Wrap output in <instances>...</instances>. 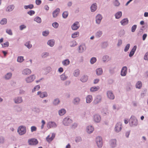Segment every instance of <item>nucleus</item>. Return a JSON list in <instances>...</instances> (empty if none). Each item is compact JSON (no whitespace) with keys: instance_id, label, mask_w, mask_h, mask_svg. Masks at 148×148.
<instances>
[{"instance_id":"1","label":"nucleus","mask_w":148,"mask_h":148,"mask_svg":"<svg viewBox=\"0 0 148 148\" xmlns=\"http://www.w3.org/2000/svg\"><path fill=\"white\" fill-rule=\"evenodd\" d=\"M17 131L20 135H23L26 132V128L24 126H20L19 127Z\"/></svg>"},{"instance_id":"2","label":"nucleus","mask_w":148,"mask_h":148,"mask_svg":"<svg viewBox=\"0 0 148 148\" xmlns=\"http://www.w3.org/2000/svg\"><path fill=\"white\" fill-rule=\"evenodd\" d=\"M96 142L98 146L101 147L102 146V138L100 137H98L96 138Z\"/></svg>"},{"instance_id":"3","label":"nucleus","mask_w":148,"mask_h":148,"mask_svg":"<svg viewBox=\"0 0 148 148\" xmlns=\"http://www.w3.org/2000/svg\"><path fill=\"white\" fill-rule=\"evenodd\" d=\"M72 122V121L69 118H66L63 120V122L65 125L67 126L69 125Z\"/></svg>"},{"instance_id":"4","label":"nucleus","mask_w":148,"mask_h":148,"mask_svg":"<svg viewBox=\"0 0 148 148\" xmlns=\"http://www.w3.org/2000/svg\"><path fill=\"white\" fill-rule=\"evenodd\" d=\"M55 136V134L54 133H52L51 136H50V135H49L46 137V140L48 142L50 143L53 140Z\"/></svg>"},{"instance_id":"5","label":"nucleus","mask_w":148,"mask_h":148,"mask_svg":"<svg viewBox=\"0 0 148 148\" xmlns=\"http://www.w3.org/2000/svg\"><path fill=\"white\" fill-rule=\"evenodd\" d=\"M122 129V124L121 123H117L116 125L115 130L116 132H119Z\"/></svg>"},{"instance_id":"6","label":"nucleus","mask_w":148,"mask_h":148,"mask_svg":"<svg viewBox=\"0 0 148 148\" xmlns=\"http://www.w3.org/2000/svg\"><path fill=\"white\" fill-rule=\"evenodd\" d=\"M130 121L131 125L132 126H136L138 124V121L135 118H131Z\"/></svg>"},{"instance_id":"7","label":"nucleus","mask_w":148,"mask_h":148,"mask_svg":"<svg viewBox=\"0 0 148 148\" xmlns=\"http://www.w3.org/2000/svg\"><path fill=\"white\" fill-rule=\"evenodd\" d=\"M35 79V76L34 75H33L26 78L25 80L27 82L30 83L33 81Z\"/></svg>"},{"instance_id":"8","label":"nucleus","mask_w":148,"mask_h":148,"mask_svg":"<svg viewBox=\"0 0 148 148\" xmlns=\"http://www.w3.org/2000/svg\"><path fill=\"white\" fill-rule=\"evenodd\" d=\"M79 27V25L78 22H76L72 26V29L73 30L77 29Z\"/></svg>"},{"instance_id":"9","label":"nucleus","mask_w":148,"mask_h":148,"mask_svg":"<svg viewBox=\"0 0 148 148\" xmlns=\"http://www.w3.org/2000/svg\"><path fill=\"white\" fill-rule=\"evenodd\" d=\"M28 142L30 145H36L38 143L37 140L34 138L29 140Z\"/></svg>"},{"instance_id":"10","label":"nucleus","mask_w":148,"mask_h":148,"mask_svg":"<svg viewBox=\"0 0 148 148\" xmlns=\"http://www.w3.org/2000/svg\"><path fill=\"white\" fill-rule=\"evenodd\" d=\"M127 73V68L126 66H124L122 69L121 71V75L122 76H125Z\"/></svg>"},{"instance_id":"11","label":"nucleus","mask_w":148,"mask_h":148,"mask_svg":"<svg viewBox=\"0 0 148 148\" xmlns=\"http://www.w3.org/2000/svg\"><path fill=\"white\" fill-rule=\"evenodd\" d=\"M107 95L108 97L110 99H113L114 98V95L110 91H109L107 92Z\"/></svg>"},{"instance_id":"12","label":"nucleus","mask_w":148,"mask_h":148,"mask_svg":"<svg viewBox=\"0 0 148 148\" xmlns=\"http://www.w3.org/2000/svg\"><path fill=\"white\" fill-rule=\"evenodd\" d=\"M56 123L53 122H49L47 124V127L48 128H50L53 127H56Z\"/></svg>"},{"instance_id":"13","label":"nucleus","mask_w":148,"mask_h":148,"mask_svg":"<svg viewBox=\"0 0 148 148\" xmlns=\"http://www.w3.org/2000/svg\"><path fill=\"white\" fill-rule=\"evenodd\" d=\"M101 117L99 115L96 114L94 115V120L96 122H99L101 120Z\"/></svg>"},{"instance_id":"14","label":"nucleus","mask_w":148,"mask_h":148,"mask_svg":"<svg viewBox=\"0 0 148 148\" xmlns=\"http://www.w3.org/2000/svg\"><path fill=\"white\" fill-rule=\"evenodd\" d=\"M38 95H40V97L41 98H44L47 96V94L46 92H41L40 91H38L37 93Z\"/></svg>"},{"instance_id":"15","label":"nucleus","mask_w":148,"mask_h":148,"mask_svg":"<svg viewBox=\"0 0 148 148\" xmlns=\"http://www.w3.org/2000/svg\"><path fill=\"white\" fill-rule=\"evenodd\" d=\"M60 11L59 8H57L55 10L53 13V17H56Z\"/></svg>"},{"instance_id":"16","label":"nucleus","mask_w":148,"mask_h":148,"mask_svg":"<svg viewBox=\"0 0 148 148\" xmlns=\"http://www.w3.org/2000/svg\"><path fill=\"white\" fill-rule=\"evenodd\" d=\"M102 19V17L101 15H97L96 18V23L98 24H99L100 23Z\"/></svg>"},{"instance_id":"17","label":"nucleus","mask_w":148,"mask_h":148,"mask_svg":"<svg viewBox=\"0 0 148 148\" xmlns=\"http://www.w3.org/2000/svg\"><path fill=\"white\" fill-rule=\"evenodd\" d=\"M101 96H97L94 100V103L96 104L98 103L101 101Z\"/></svg>"},{"instance_id":"18","label":"nucleus","mask_w":148,"mask_h":148,"mask_svg":"<svg viewBox=\"0 0 148 148\" xmlns=\"http://www.w3.org/2000/svg\"><path fill=\"white\" fill-rule=\"evenodd\" d=\"M116 139H112L110 141V144L111 146L112 147H115L116 145Z\"/></svg>"},{"instance_id":"19","label":"nucleus","mask_w":148,"mask_h":148,"mask_svg":"<svg viewBox=\"0 0 148 148\" xmlns=\"http://www.w3.org/2000/svg\"><path fill=\"white\" fill-rule=\"evenodd\" d=\"M31 73V70L28 69H24L23 71V73L24 75H29Z\"/></svg>"},{"instance_id":"20","label":"nucleus","mask_w":148,"mask_h":148,"mask_svg":"<svg viewBox=\"0 0 148 148\" xmlns=\"http://www.w3.org/2000/svg\"><path fill=\"white\" fill-rule=\"evenodd\" d=\"M136 46L134 47L129 54V56L131 57L133 56L136 50Z\"/></svg>"},{"instance_id":"21","label":"nucleus","mask_w":148,"mask_h":148,"mask_svg":"<svg viewBox=\"0 0 148 148\" xmlns=\"http://www.w3.org/2000/svg\"><path fill=\"white\" fill-rule=\"evenodd\" d=\"M86 129L87 132L89 133H91L94 130L93 127L91 126H88Z\"/></svg>"},{"instance_id":"22","label":"nucleus","mask_w":148,"mask_h":148,"mask_svg":"<svg viewBox=\"0 0 148 148\" xmlns=\"http://www.w3.org/2000/svg\"><path fill=\"white\" fill-rule=\"evenodd\" d=\"M92 100V95H88L86 97V101L88 103H90Z\"/></svg>"},{"instance_id":"23","label":"nucleus","mask_w":148,"mask_h":148,"mask_svg":"<svg viewBox=\"0 0 148 148\" xmlns=\"http://www.w3.org/2000/svg\"><path fill=\"white\" fill-rule=\"evenodd\" d=\"M97 6L96 5V3H95L92 4L91 6V10L92 12H94L97 9Z\"/></svg>"},{"instance_id":"24","label":"nucleus","mask_w":148,"mask_h":148,"mask_svg":"<svg viewBox=\"0 0 148 148\" xmlns=\"http://www.w3.org/2000/svg\"><path fill=\"white\" fill-rule=\"evenodd\" d=\"M14 6L13 5H11L8 6L6 8V11L10 12L13 10L14 9Z\"/></svg>"},{"instance_id":"25","label":"nucleus","mask_w":148,"mask_h":148,"mask_svg":"<svg viewBox=\"0 0 148 148\" xmlns=\"http://www.w3.org/2000/svg\"><path fill=\"white\" fill-rule=\"evenodd\" d=\"M128 21L127 19L125 18L121 21L122 25H126L128 23Z\"/></svg>"},{"instance_id":"26","label":"nucleus","mask_w":148,"mask_h":148,"mask_svg":"<svg viewBox=\"0 0 148 148\" xmlns=\"http://www.w3.org/2000/svg\"><path fill=\"white\" fill-rule=\"evenodd\" d=\"M14 101L16 103H20L22 101L21 97H17L14 99Z\"/></svg>"},{"instance_id":"27","label":"nucleus","mask_w":148,"mask_h":148,"mask_svg":"<svg viewBox=\"0 0 148 148\" xmlns=\"http://www.w3.org/2000/svg\"><path fill=\"white\" fill-rule=\"evenodd\" d=\"M88 79V77L86 75H84L82 76L81 78V81L83 82H85Z\"/></svg>"},{"instance_id":"28","label":"nucleus","mask_w":148,"mask_h":148,"mask_svg":"<svg viewBox=\"0 0 148 148\" xmlns=\"http://www.w3.org/2000/svg\"><path fill=\"white\" fill-rule=\"evenodd\" d=\"M96 74L97 75H101L103 71L101 68H99L97 69L96 71Z\"/></svg>"},{"instance_id":"29","label":"nucleus","mask_w":148,"mask_h":148,"mask_svg":"<svg viewBox=\"0 0 148 148\" xmlns=\"http://www.w3.org/2000/svg\"><path fill=\"white\" fill-rule=\"evenodd\" d=\"M122 15V13L121 12H119L115 14V18H116L118 19L120 18Z\"/></svg>"},{"instance_id":"30","label":"nucleus","mask_w":148,"mask_h":148,"mask_svg":"<svg viewBox=\"0 0 148 148\" xmlns=\"http://www.w3.org/2000/svg\"><path fill=\"white\" fill-rule=\"evenodd\" d=\"M55 43L53 40H50L47 42V44L51 47H52L54 45Z\"/></svg>"},{"instance_id":"31","label":"nucleus","mask_w":148,"mask_h":148,"mask_svg":"<svg viewBox=\"0 0 148 148\" xmlns=\"http://www.w3.org/2000/svg\"><path fill=\"white\" fill-rule=\"evenodd\" d=\"M142 86V83L141 81H138L136 84V87L137 88H140Z\"/></svg>"},{"instance_id":"32","label":"nucleus","mask_w":148,"mask_h":148,"mask_svg":"<svg viewBox=\"0 0 148 148\" xmlns=\"http://www.w3.org/2000/svg\"><path fill=\"white\" fill-rule=\"evenodd\" d=\"M70 61L68 59H66L62 62L63 65L64 66H67L69 64Z\"/></svg>"},{"instance_id":"33","label":"nucleus","mask_w":148,"mask_h":148,"mask_svg":"<svg viewBox=\"0 0 148 148\" xmlns=\"http://www.w3.org/2000/svg\"><path fill=\"white\" fill-rule=\"evenodd\" d=\"M66 110L64 109H62L60 110L59 112V114L60 115L62 116L63 115L66 113Z\"/></svg>"},{"instance_id":"34","label":"nucleus","mask_w":148,"mask_h":148,"mask_svg":"<svg viewBox=\"0 0 148 148\" xmlns=\"http://www.w3.org/2000/svg\"><path fill=\"white\" fill-rule=\"evenodd\" d=\"M99 89V86L92 87L90 89V90L92 92L96 91Z\"/></svg>"},{"instance_id":"35","label":"nucleus","mask_w":148,"mask_h":148,"mask_svg":"<svg viewBox=\"0 0 148 148\" xmlns=\"http://www.w3.org/2000/svg\"><path fill=\"white\" fill-rule=\"evenodd\" d=\"M7 19L6 18H4L2 19L0 22V24L1 25L6 24L7 23Z\"/></svg>"},{"instance_id":"36","label":"nucleus","mask_w":148,"mask_h":148,"mask_svg":"<svg viewBox=\"0 0 148 148\" xmlns=\"http://www.w3.org/2000/svg\"><path fill=\"white\" fill-rule=\"evenodd\" d=\"M85 49V46L84 45H80L79 47V50L80 52H82Z\"/></svg>"},{"instance_id":"37","label":"nucleus","mask_w":148,"mask_h":148,"mask_svg":"<svg viewBox=\"0 0 148 148\" xmlns=\"http://www.w3.org/2000/svg\"><path fill=\"white\" fill-rule=\"evenodd\" d=\"M34 21L38 23H40L41 22V19L39 17H36L35 18Z\"/></svg>"},{"instance_id":"38","label":"nucleus","mask_w":148,"mask_h":148,"mask_svg":"<svg viewBox=\"0 0 148 148\" xmlns=\"http://www.w3.org/2000/svg\"><path fill=\"white\" fill-rule=\"evenodd\" d=\"M79 70H76L74 72L73 75L74 76L77 77L79 75Z\"/></svg>"},{"instance_id":"39","label":"nucleus","mask_w":148,"mask_h":148,"mask_svg":"<svg viewBox=\"0 0 148 148\" xmlns=\"http://www.w3.org/2000/svg\"><path fill=\"white\" fill-rule=\"evenodd\" d=\"M67 77L66 76L65 74H63L60 76L61 79L62 80H64L67 79Z\"/></svg>"},{"instance_id":"40","label":"nucleus","mask_w":148,"mask_h":148,"mask_svg":"<svg viewBox=\"0 0 148 148\" xmlns=\"http://www.w3.org/2000/svg\"><path fill=\"white\" fill-rule=\"evenodd\" d=\"M23 60L24 59L23 57L21 56L18 57L17 59V61L20 62H22Z\"/></svg>"},{"instance_id":"41","label":"nucleus","mask_w":148,"mask_h":148,"mask_svg":"<svg viewBox=\"0 0 148 148\" xmlns=\"http://www.w3.org/2000/svg\"><path fill=\"white\" fill-rule=\"evenodd\" d=\"M68 15V13L67 12H64L62 14V17L64 18H66Z\"/></svg>"},{"instance_id":"42","label":"nucleus","mask_w":148,"mask_h":148,"mask_svg":"<svg viewBox=\"0 0 148 148\" xmlns=\"http://www.w3.org/2000/svg\"><path fill=\"white\" fill-rule=\"evenodd\" d=\"M79 36V32H76L73 34L72 35V37L73 38H75Z\"/></svg>"},{"instance_id":"43","label":"nucleus","mask_w":148,"mask_h":148,"mask_svg":"<svg viewBox=\"0 0 148 148\" xmlns=\"http://www.w3.org/2000/svg\"><path fill=\"white\" fill-rule=\"evenodd\" d=\"M34 7V5L32 4H30L28 5H25L24 6V8L25 9H27L29 8L30 9H32Z\"/></svg>"},{"instance_id":"44","label":"nucleus","mask_w":148,"mask_h":148,"mask_svg":"<svg viewBox=\"0 0 148 148\" xmlns=\"http://www.w3.org/2000/svg\"><path fill=\"white\" fill-rule=\"evenodd\" d=\"M12 75L11 73H8L5 76V78L7 79H9L11 77Z\"/></svg>"},{"instance_id":"45","label":"nucleus","mask_w":148,"mask_h":148,"mask_svg":"<svg viewBox=\"0 0 148 148\" xmlns=\"http://www.w3.org/2000/svg\"><path fill=\"white\" fill-rule=\"evenodd\" d=\"M102 34V32L101 31H99L96 34V36L97 37H100Z\"/></svg>"},{"instance_id":"46","label":"nucleus","mask_w":148,"mask_h":148,"mask_svg":"<svg viewBox=\"0 0 148 148\" xmlns=\"http://www.w3.org/2000/svg\"><path fill=\"white\" fill-rule=\"evenodd\" d=\"M25 45L28 48H31L32 47V45L30 43V42H26Z\"/></svg>"},{"instance_id":"47","label":"nucleus","mask_w":148,"mask_h":148,"mask_svg":"<svg viewBox=\"0 0 148 148\" xmlns=\"http://www.w3.org/2000/svg\"><path fill=\"white\" fill-rule=\"evenodd\" d=\"M9 45V43L7 41L3 44H1L2 46L3 47H8Z\"/></svg>"},{"instance_id":"48","label":"nucleus","mask_w":148,"mask_h":148,"mask_svg":"<svg viewBox=\"0 0 148 148\" xmlns=\"http://www.w3.org/2000/svg\"><path fill=\"white\" fill-rule=\"evenodd\" d=\"M53 27L55 28H56L58 27L59 26V24L58 23L56 22H55L53 23L52 24Z\"/></svg>"},{"instance_id":"49","label":"nucleus","mask_w":148,"mask_h":148,"mask_svg":"<svg viewBox=\"0 0 148 148\" xmlns=\"http://www.w3.org/2000/svg\"><path fill=\"white\" fill-rule=\"evenodd\" d=\"M40 88V86L39 85H38L36 86L35 87H34L33 89L32 90V91L33 92L37 90H38Z\"/></svg>"},{"instance_id":"50","label":"nucleus","mask_w":148,"mask_h":148,"mask_svg":"<svg viewBox=\"0 0 148 148\" xmlns=\"http://www.w3.org/2000/svg\"><path fill=\"white\" fill-rule=\"evenodd\" d=\"M130 46V45L129 44H127L125 46L124 51L125 52L129 50Z\"/></svg>"},{"instance_id":"51","label":"nucleus","mask_w":148,"mask_h":148,"mask_svg":"<svg viewBox=\"0 0 148 148\" xmlns=\"http://www.w3.org/2000/svg\"><path fill=\"white\" fill-rule=\"evenodd\" d=\"M96 60L95 58H92L90 60V62L92 64H93L96 62Z\"/></svg>"},{"instance_id":"52","label":"nucleus","mask_w":148,"mask_h":148,"mask_svg":"<svg viewBox=\"0 0 148 148\" xmlns=\"http://www.w3.org/2000/svg\"><path fill=\"white\" fill-rule=\"evenodd\" d=\"M80 101V99L78 98H76L74 99V103L75 104L78 103Z\"/></svg>"},{"instance_id":"53","label":"nucleus","mask_w":148,"mask_h":148,"mask_svg":"<svg viewBox=\"0 0 148 148\" xmlns=\"http://www.w3.org/2000/svg\"><path fill=\"white\" fill-rule=\"evenodd\" d=\"M137 27V26L136 25H133L131 28L132 32H134L135 31Z\"/></svg>"},{"instance_id":"54","label":"nucleus","mask_w":148,"mask_h":148,"mask_svg":"<svg viewBox=\"0 0 148 148\" xmlns=\"http://www.w3.org/2000/svg\"><path fill=\"white\" fill-rule=\"evenodd\" d=\"M6 32L9 34V35H12V33L11 30L10 29H7L6 30Z\"/></svg>"},{"instance_id":"55","label":"nucleus","mask_w":148,"mask_h":148,"mask_svg":"<svg viewBox=\"0 0 148 148\" xmlns=\"http://www.w3.org/2000/svg\"><path fill=\"white\" fill-rule=\"evenodd\" d=\"M59 101L58 99H55L53 102V104L55 105H57L59 103Z\"/></svg>"},{"instance_id":"56","label":"nucleus","mask_w":148,"mask_h":148,"mask_svg":"<svg viewBox=\"0 0 148 148\" xmlns=\"http://www.w3.org/2000/svg\"><path fill=\"white\" fill-rule=\"evenodd\" d=\"M27 13L31 16L34 14L35 12L33 10H30Z\"/></svg>"},{"instance_id":"57","label":"nucleus","mask_w":148,"mask_h":148,"mask_svg":"<svg viewBox=\"0 0 148 148\" xmlns=\"http://www.w3.org/2000/svg\"><path fill=\"white\" fill-rule=\"evenodd\" d=\"M49 34V32L48 31H45L42 32V35L44 36H47Z\"/></svg>"},{"instance_id":"58","label":"nucleus","mask_w":148,"mask_h":148,"mask_svg":"<svg viewBox=\"0 0 148 148\" xmlns=\"http://www.w3.org/2000/svg\"><path fill=\"white\" fill-rule=\"evenodd\" d=\"M31 131L32 132H33L34 131H36V130H37V128L36 127H35L34 126H33L31 127Z\"/></svg>"},{"instance_id":"59","label":"nucleus","mask_w":148,"mask_h":148,"mask_svg":"<svg viewBox=\"0 0 148 148\" xmlns=\"http://www.w3.org/2000/svg\"><path fill=\"white\" fill-rule=\"evenodd\" d=\"M41 123H42V125L41 126V129H42L43 128L44 125L45 123V122L44 120H42L41 121Z\"/></svg>"},{"instance_id":"60","label":"nucleus","mask_w":148,"mask_h":148,"mask_svg":"<svg viewBox=\"0 0 148 148\" xmlns=\"http://www.w3.org/2000/svg\"><path fill=\"white\" fill-rule=\"evenodd\" d=\"M144 59L146 60H148V51L145 54L144 56Z\"/></svg>"},{"instance_id":"61","label":"nucleus","mask_w":148,"mask_h":148,"mask_svg":"<svg viewBox=\"0 0 148 148\" xmlns=\"http://www.w3.org/2000/svg\"><path fill=\"white\" fill-rule=\"evenodd\" d=\"M119 4L120 3L117 0H115L114 2V5L116 6H118Z\"/></svg>"},{"instance_id":"62","label":"nucleus","mask_w":148,"mask_h":148,"mask_svg":"<svg viewBox=\"0 0 148 148\" xmlns=\"http://www.w3.org/2000/svg\"><path fill=\"white\" fill-rule=\"evenodd\" d=\"M42 1L40 0H36V4L38 5H40Z\"/></svg>"},{"instance_id":"63","label":"nucleus","mask_w":148,"mask_h":148,"mask_svg":"<svg viewBox=\"0 0 148 148\" xmlns=\"http://www.w3.org/2000/svg\"><path fill=\"white\" fill-rule=\"evenodd\" d=\"M26 27V26L24 25H21L20 26V29L21 30H22L23 29L25 28Z\"/></svg>"},{"instance_id":"64","label":"nucleus","mask_w":148,"mask_h":148,"mask_svg":"<svg viewBox=\"0 0 148 148\" xmlns=\"http://www.w3.org/2000/svg\"><path fill=\"white\" fill-rule=\"evenodd\" d=\"M130 134V131H127V132H125V135L127 138H128Z\"/></svg>"}]
</instances>
